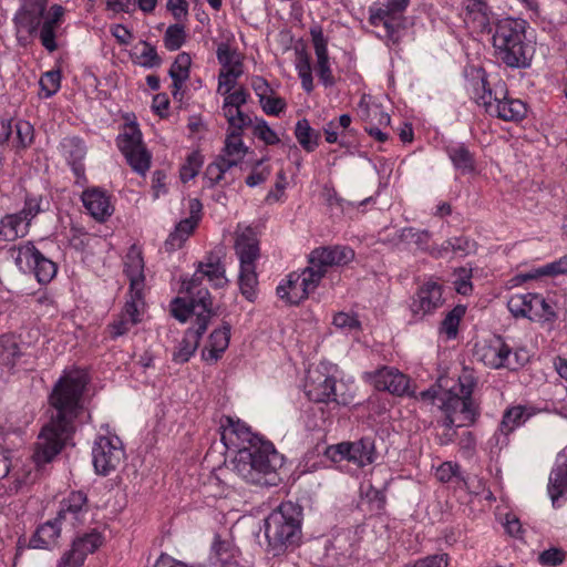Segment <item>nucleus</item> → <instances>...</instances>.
I'll return each mask as SVG.
<instances>
[{
	"mask_svg": "<svg viewBox=\"0 0 567 567\" xmlns=\"http://www.w3.org/2000/svg\"><path fill=\"white\" fill-rule=\"evenodd\" d=\"M86 384L87 377L82 371L65 373L55 383L49 398L53 411L38 435L32 454L38 466L50 463L74 434V421L83 412L81 401Z\"/></svg>",
	"mask_w": 567,
	"mask_h": 567,
	"instance_id": "nucleus-1",
	"label": "nucleus"
},
{
	"mask_svg": "<svg viewBox=\"0 0 567 567\" xmlns=\"http://www.w3.org/2000/svg\"><path fill=\"white\" fill-rule=\"evenodd\" d=\"M221 427L220 439L225 447L237 449L233 461L237 474L250 484L276 486L279 482L277 471L282 466L284 457L272 443L261 441L246 424L229 416Z\"/></svg>",
	"mask_w": 567,
	"mask_h": 567,
	"instance_id": "nucleus-2",
	"label": "nucleus"
},
{
	"mask_svg": "<svg viewBox=\"0 0 567 567\" xmlns=\"http://www.w3.org/2000/svg\"><path fill=\"white\" fill-rule=\"evenodd\" d=\"M49 0H21V6L16 12L13 22L19 40H27L39 32L41 44L49 51L58 49L55 30L60 25L64 14V8L53 4L48 16H44Z\"/></svg>",
	"mask_w": 567,
	"mask_h": 567,
	"instance_id": "nucleus-3",
	"label": "nucleus"
},
{
	"mask_svg": "<svg viewBox=\"0 0 567 567\" xmlns=\"http://www.w3.org/2000/svg\"><path fill=\"white\" fill-rule=\"evenodd\" d=\"M524 19L504 18L495 23L493 47L497 58L508 68L525 69L530 65L534 47L526 41Z\"/></svg>",
	"mask_w": 567,
	"mask_h": 567,
	"instance_id": "nucleus-4",
	"label": "nucleus"
},
{
	"mask_svg": "<svg viewBox=\"0 0 567 567\" xmlns=\"http://www.w3.org/2000/svg\"><path fill=\"white\" fill-rule=\"evenodd\" d=\"M302 507L284 502L265 519V536L274 550L297 546L301 539Z\"/></svg>",
	"mask_w": 567,
	"mask_h": 567,
	"instance_id": "nucleus-5",
	"label": "nucleus"
},
{
	"mask_svg": "<svg viewBox=\"0 0 567 567\" xmlns=\"http://www.w3.org/2000/svg\"><path fill=\"white\" fill-rule=\"evenodd\" d=\"M475 90L476 103L484 106L488 114L495 115L503 121L513 122H518L526 116L527 106L523 101L509 97L507 94L502 99L497 96L493 97L484 72L476 82Z\"/></svg>",
	"mask_w": 567,
	"mask_h": 567,
	"instance_id": "nucleus-6",
	"label": "nucleus"
},
{
	"mask_svg": "<svg viewBox=\"0 0 567 567\" xmlns=\"http://www.w3.org/2000/svg\"><path fill=\"white\" fill-rule=\"evenodd\" d=\"M458 381L460 392L454 390L442 392L439 406L444 412L460 413L465 424L473 425L480 416L478 406L472 398L475 381L472 374L466 372L460 377Z\"/></svg>",
	"mask_w": 567,
	"mask_h": 567,
	"instance_id": "nucleus-7",
	"label": "nucleus"
},
{
	"mask_svg": "<svg viewBox=\"0 0 567 567\" xmlns=\"http://www.w3.org/2000/svg\"><path fill=\"white\" fill-rule=\"evenodd\" d=\"M116 142L132 169L137 174L145 175L150 169L152 155L143 143L137 123H126Z\"/></svg>",
	"mask_w": 567,
	"mask_h": 567,
	"instance_id": "nucleus-8",
	"label": "nucleus"
},
{
	"mask_svg": "<svg viewBox=\"0 0 567 567\" xmlns=\"http://www.w3.org/2000/svg\"><path fill=\"white\" fill-rule=\"evenodd\" d=\"M354 256V250L348 246L336 245L313 249L308 257L309 281L320 282L330 267L346 266Z\"/></svg>",
	"mask_w": 567,
	"mask_h": 567,
	"instance_id": "nucleus-9",
	"label": "nucleus"
},
{
	"mask_svg": "<svg viewBox=\"0 0 567 567\" xmlns=\"http://www.w3.org/2000/svg\"><path fill=\"white\" fill-rule=\"evenodd\" d=\"M14 262L23 272H33L40 284H49L56 275L58 266L29 241L13 249Z\"/></svg>",
	"mask_w": 567,
	"mask_h": 567,
	"instance_id": "nucleus-10",
	"label": "nucleus"
},
{
	"mask_svg": "<svg viewBox=\"0 0 567 567\" xmlns=\"http://www.w3.org/2000/svg\"><path fill=\"white\" fill-rule=\"evenodd\" d=\"M189 300L176 297L171 305V312L174 318L181 322L187 321L190 315H208L209 320L216 316L213 310V300L207 288H197L193 292H187Z\"/></svg>",
	"mask_w": 567,
	"mask_h": 567,
	"instance_id": "nucleus-11",
	"label": "nucleus"
},
{
	"mask_svg": "<svg viewBox=\"0 0 567 567\" xmlns=\"http://www.w3.org/2000/svg\"><path fill=\"white\" fill-rule=\"evenodd\" d=\"M92 457L97 474H110L124 458V451L118 437L100 436L93 445Z\"/></svg>",
	"mask_w": 567,
	"mask_h": 567,
	"instance_id": "nucleus-12",
	"label": "nucleus"
},
{
	"mask_svg": "<svg viewBox=\"0 0 567 567\" xmlns=\"http://www.w3.org/2000/svg\"><path fill=\"white\" fill-rule=\"evenodd\" d=\"M444 303L442 286L435 281L424 282L412 298L410 310L415 319H423Z\"/></svg>",
	"mask_w": 567,
	"mask_h": 567,
	"instance_id": "nucleus-13",
	"label": "nucleus"
},
{
	"mask_svg": "<svg viewBox=\"0 0 567 567\" xmlns=\"http://www.w3.org/2000/svg\"><path fill=\"white\" fill-rule=\"evenodd\" d=\"M209 324V316L197 313L194 327L186 330L183 339L173 352V361L178 364L186 363L195 353L203 334Z\"/></svg>",
	"mask_w": 567,
	"mask_h": 567,
	"instance_id": "nucleus-14",
	"label": "nucleus"
},
{
	"mask_svg": "<svg viewBox=\"0 0 567 567\" xmlns=\"http://www.w3.org/2000/svg\"><path fill=\"white\" fill-rule=\"evenodd\" d=\"M309 277L310 271L307 268L300 275L296 272L290 274L287 285L277 287L278 297L286 300L288 305H299L319 285V282H310Z\"/></svg>",
	"mask_w": 567,
	"mask_h": 567,
	"instance_id": "nucleus-15",
	"label": "nucleus"
},
{
	"mask_svg": "<svg viewBox=\"0 0 567 567\" xmlns=\"http://www.w3.org/2000/svg\"><path fill=\"white\" fill-rule=\"evenodd\" d=\"M370 380L378 391H389L399 396L409 393V379L392 368L377 370L370 374Z\"/></svg>",
	"mask_w": 567,
	"mask_h": 567,
	"instance_id": "nucleus-16",
	"label": "nucleus"
},
{
	"mask_svg": "<svg viewBox=\"0 0 567 567\" xmlns=\"http://www.w3.org/2000/svg\"><path fill=\"white\" fill-rule=\"evenodd\" d=\"M478 359L488 368L501 369L512 365V349L501 337L476 350Z\"/></svg>",
	"mask_w": 567,
	"mask_h": 567,
	"instance_id": "nucleus-17",
	"label": "nucleus"
},
{
	"mask_svg": "<svg viewBox=\"0 0 567 567\" xmlns=\"http://www.w3.org/2000/svg\"><path fill=\"white\" fill-rule=\"evenodd\" d=\"M84 207L97 221H105L113 214V206L106 192L99 187L89 188L82 194Z\"/></svg>",
	"mask_w": 567,
	"mask_h": 567,
	"instance_id": "nucleus-18",
	"label": "nucleus"
},
{
	"mask_svg": "<svg viewBox=\"0 0 567 567\" xmlns=\"http://www.w3.org/2000/svg\"><path fill=\"white\" fill-rule=\"evenodd\" d=\"M87 496L82 491L71 492L70 495L61 502L60 511L56 515L58 522H69L72 526L82 520V516L87 512Z\"/></svg>",
	"mask_w": 567,
	"mask_h": 567,
	"instance_id": "nucleus-19",
	"label": "nucleus"
},
{
	"mask_svg": "<svg viewBox=\"0 0 567 567\" xmlns=\"http://www.w3.org/2000/svg\"><path fill=\"white\" fill-rule=\"evenodd\" d=\"M306 394L313 402L336 401V379L331 375L318 373L309 375L306 382Z\"/></svg>",
	"mask_w": 567,
	"mask_h": 567,
	"instance_id": "nucleus-20",
	"label": "nucleus"
},
{
	"mask_svg": "<svg viewBox=\"0 0 567 567\" xmlns=\"http://www.w3.org/2000/svg\"><path fill=\"white\" fill-rule=\"evenodd\" d=\"M548 493L553 504L567 496V445L558 453L548 482Z\"/></svg>",
	"mask_w": 567,
	"mask_h": 567,
	"instance_id": "nucleus-21",
	"label": "nucleus"
},
{
	"mask_svg": "<svg viewBox=\"0 0 567 567\" xmlns=\"http://www.w3.org/2000/svg\"><path fill=\"white\" fill-rule=\"evenodd\" d=\"M492 11L486 0H465L464 21L482 33H491Z\"/></svg>",
	"mask_w": 567,
	"mask_h": 567,
	"instance_id": "nucleus-22",
	"label": "nucleus"
},
{
	"mask_svg": "<svg viewBox=\"0 0 567 567\" xmlns=\"http://www.w3.org/2000/svg\"><path fill=\"white\" fill-rule=\"evenodd\" d=\"M230 324L223 322L221 328L215 329L208 339V347L202 351L205 361L216 362L229 346Z\"/></svg>",
	"mask_w": 567,
	"mask_h": 567,
	"instance_id": "nucleus-23",
	"label": "nucleus"
},
{
	"mask_svg": "<svg viewBox=\"0 0 567 567\" xmlns=\"http://www.w3.org/2000/svg\"><path fill=\"white\" fill-rule=\"evenodd\" d=\"M349 462L363 467L374 462L375 446L370 437H362L357 442H348Z\"/></svg>",
	"mask_w": 567,
	"mask_h": 567,
	"instance_id": "nucleus-24",
	"label": "nucleus"
},
{
	"mask_svg": "<svg viewBox=\"0 0 567 567\" xmlns=\"http://www.w3.org/2000/svg\"><path fill=\"white\" fill-rule=\"evenodd\" d=\"M62 522H58L56 517L53 520H48L37 528L30 539V547L32 548H49L54 545L60 536Z\"/></svg>",
	"mask_w": 567,
	"mask_h": 567,
	"instance_id": "nucleus-25",
	"label": "nucleus"
},
{
	"mask_svg": "<svg viewBox=\"0 0 567 567\" xmlns=\"http://www.w3.org/2000/svg\"><path fill=\"white\" fill-rule=\"evenodd\" d=\"M543 302L544 298L536 293L514 295L509 298L507 308L514 317H529L537 305Z\"/></svg>",
	"mask_w": 567,
	"mask_h": 567,
	"instance_id": "nucleus-26",
	"label": "nucleus"
},
{
	"mask_svg": "<svg viewBox=\"0 0 567 567\" xmlns=\"http://www.w3.org/2000/svg\"><path fill=\"white\" fill-rule=\"evenodd\" d=\"M143 258L140 252L137 254H127L125 261V272L130 279L131 291L135 290V295L137 298L142 297V288H143Z\"/></svg>",
	"mask_w": 567,
	"mask_h": 567,
	"instance_id": "nucleus-27",
	"label": "nucleus"
},
{
	"mask_svg": "<svg viewBox=\"0 0 567 567\" xmlns=\"http://www.w3.org/2000/svg\"><path fill=\"white\" fill-rule=\"evenodd\" d=\"M235 249L239 257L240 267L255 266V261L259 257V246L256 238L241 234L236 239Z\"/></svg>",
	"mask_w": 567,
	"mask_h": 567,
	"instance_id": "nucleus-28",
	"label": "nucleus"
},
{
	"mask_svg": "<svg viewBox=\"0 0 567 567\" xmlns=\"http://www.w3.org/2000/svg\"><path fill=\"white\" fill-rule=\"evenodd\" d=\"M446 153L455 169L462 174L473 173L475 169L474 155L464 144L449 146Z\"/></svg>",
	"mask_w": 567,
	"mask_h": 567,
	"instance_id": "nucleus-29",
	"label": "nucleus"
},
{
	"mask_svg": "<svg viewBox=\"0 0 567 567\" xmlns=\"http://www.w3.org/2000/svg\"><path fill=\"white\" fill-rule=\"evenodd\" d=\"M196 226V220L193 217L181 220L174 231H172L164 243L165 250L173 252L176 249L182 248L188 236L192 234Z\"/></svg>",
	"mask_w": 567,
	"mask_h": 567,
	"instance_id": "nucleus-30",
	"label": "nucleus"
},
{
	"mask_svg": "<svg viewBox=\"0 0 567 567\" xmlns=\"http://www.w3.org/2000/svg\"><path fill=\"white\" fill-rule=\"evenodd\" d=\"M18 213L7 214L0 219V241H13L23 237L27 226Z\"/></svg>",
	"mask_w": 567,
	"mask_h": 567,
	"instance_id": "nucleus-31",
	"label": "nucleus"
},
{
	"mask_svg": "<svg viewBox=\"0 0 567 567\" xmlns=\"http://www.w3.org/2000/svg\"><path fill=\"white\" fill-rule=\"evenodd\" d=\"M204 262V277H206L216 288L224 287L228 279L226 269L220 262V257L215 252H209Z\"/></svg>",
	"mask_w": 567,
	"mask_h": 567,
	"instance_id": "nucleus-32",
	"label": "nucleus"
},
{
	"mask_svg": "<svg viewBox=\"0 0 567 567\" xmlns=\"http://www.w3.org/2000/svg\"><path fill=\"white\" fill-rule=\"evenodd\" d=\"M295 135L306 152H313L319 145L320 133L316 132L310 126L307 118H302L297 122Z\"/></svg>",
	"mask_w": 567,
	"mask_h": 567,
	"instance_id": "nucleus-33",
	"label": "nucleus"
},
{
	"mask_svg": "<svg viewBox=\"0 0 567 567\" xmlns=\"http://www.w3.org/2000/svg\"><path fill=\"white\" fill-rule=\"evenodd\" d=\"M466 307L463 305L455 306L449 311L440 326V332L445 334L447 339L456 338L458 333V326L462 318L465 316Z\"/></svg>",
	"mask_w": 567,
	"mask_h": 567,
	"instance_id": "nucleus-34",
	"label": "nucleus"
},
{
	"mask_svg": "<svg viewBox=\"0 0 567 567\" xmlns=\"http://www.w3.org/2000/svg\"><path fill=\"white\" fill-rule=\"evenodd\" d=\"M190 64L192 58L188 53L182 52L176 56L168 71L173 80V86H177L178 83H185L188 80Z\"/></svg>",
	"mask_w": 567,
	"mask_h": 567,
	"instance_id": "nucleus-35",
	"label": "nucleus"
},
{
	"mask_svg": "<svg viewBox=\"0 0 567 567\" xmlns=\"http://www.w3.org/2000/svg\"><path fill=\"white\" fill-rule=\"evenodd\" d=\"M529 414L526 413V409L522 405L513 406L504 412L499 430L504 434H509L513 430L525 423Z\"/></svg>",
	"mask_w": 567,
	"mask_h": 567,
	"instance_id": "nucleus-36",
	"label": "nucleus"
},
{
	"mask_svg": "<svg viewBox=\"0 0 567 567\" xmlns=\"http://www.w3.org/2000/svg\"><path fill=\"white\" fill-rule=\"evenodd\" d=\"M241 132L229 131L227 133L225 140V146L221 151L228 157H237L243 159L244 156L248 153V147H246L241 140Z\"/></svg>",
	"mask_w": 567,
	"mask_h": 567,
	"instance_id": "nucleus-37",
	"label": "nucleus"
},
{
	"mask_svg": "<svg viewBox=\"0 0 567 567\" xmlns=\"http://www.w3.org/2000/svg\"><path fill=\"white\" fill-rule=\"evenodd\" d=\"M243 74V66L240 62L234 63L226 70H221L218 75V93L225 91L228 93L234 90L237 84V79Z\"/></svg>",
	"mask_w": 567,
	"mask_h": 567,
	"instance_id": "nucleus-38",
	"label": "nucleus"
},
{
	"mask_svg": "<svg viewBox=\"0 0 567 567\" xmlns=\"http://www.w3.org/2000/svg\"><path fill=\"white\" fill-rule=\"evenodd\" d=\"M258 284L256 266L240 267L239 288L243 296L248 300H252L255 296V287Z\"/></svg>",
	"mask_w": 567,
	"mask_h": 567,
	"instance_id": "nucleus-39",
	"label": "nucleus"
},
{
	"mask_svg": "<svg viewBox=\"0 0 567 567\" xmlns=\"http://www.w3.org/2000/svg\"><path fill=\"white\" fill-rule=\"evenodd\" d=\"M103 543V537L97 532H91L73 540L72 545L76 547L80 553H83L84 559L89 554L94 553Z\"/></svg>",
	"mask_w": 567,
	"mask_h": 567,
	"instance_id": "nucleus-40",
	"label": "nucleus"
},
{
	"mask_svg": "<svg viewBox=\"0 0 567 567\" xmlns=\"http://www.w3.org/2000/svg\"><path fill=\"white\" fill-rule=\"evenodd\" d=\"M185 39L186 33L184 25L178 23L172 24L165 31L164 44L167 50L176 51L184 44Z\"/></svg>",
	"mask_w": 567,
	"mask_h": 567,
	"instance_id": "nucleus-41",
	"label": "nucleus"
},
{
	"mask_svg": "<svg viewBox=\"0 0 567 567\" xmlns=\"http://www.w3.org/2000/svg\"><path fill=\"white\" fill-rule=\"evenodd\" d=\"M224 116L226 117L229 131L241 132L245 127L252 126V118L244 113L241 109H234L233 111L224 112Z\"/></svg>",
	"mask_w": 567,
	"mask_h": 567,
	"instance_id": "nucleus-42",
	"label": "nucleus"
},
{
	"mask_svg": "<svg viewBox=\"0 0 567 567\" xmlns=\"http://www.w3.org/2000/svg\"><path fill=\"white\" fill-rule=\"evenodd\" d=\"M220 94L225 96L223 112H226V109L227 111H233L234 109H241V106L247 103L249 97L248 91L243 86H240L236 91L231 90L228 93L221 91Z\"/></svg>",
	"mask_w": 567,
	"mask_h": 567,
	"instance_id": "nucleus-43",
	"label": "nucleus"
},
{
	"mask_svg": "<svg viewBox=\"0 0 567 567\" xmlns=\"http://www.w3.org/2000/svg\"><path fill=\"white\" fill-rule=\"evenodd\" d=\"M203 164V156L199 152L190 153L186 163L181 167V179L186 183L193 179L199 172V168Z\"/></svg>",
	"mask_w": 567,
	"mask_h": 567,
	"instance_id": "nucleus-44",
	"label": "nucleus"
},
{
	"mask_svg": "<svg viewBox=\"0 0 567 567\" xmlns=\"http://www.w3.org/2000/svg\"><path fill=\"white\" fill-rule=\"evenodd\" d=\"M60 83L61 72L59 70H51L45 72L39 81L40 87L44 92V96L47 99L51 97L59 91Z\"/></svg>",
	"mask_w": 567,
	"mask_h": 567,
	"instance_id": "nucleus-45",
	"label": "nucleus"
},
{
	"mask_svg": "<svg viewBox=\"0 0 567 567\" xmlns=\"http://www.w3.org/2000/svg\"><path fill=\"white\" fill-rule=\"evenodd\" d=\"M140 44L143 47L138 55L140 64L147 69L159 66L162 64V58L157 54L156 48L144 40H142Z\"/></svg>",
	"mask_w": 567,
	"mask_h": 567,
	"instance_id": "nucleus-46",
	"label": "nucleus"
},
{
	"mask_svg": "<svg viewBox=\"0 0 567 567\" xmlns=\"http://www.w3.org/2000/svg\"><path fill=\"white\" fill-rule=\"evenodd\" d=\"M310 35L315 48V53L317 55L318 61L329 60L328 56V40L323 35L322 28L319 25L312 27L310 29Z\"/></svg>",
	"mask_w": 567,
	"mask_h": 567,
	"instance_id": "nucleus-47",
	"label": "nucleus"
},
{
	"mask_svg": "<svg viewBox=\"0 0 567 567\" xmlns=\"http://www.w3.org/2000/svg\"><path fill=\"white\" fill-rule=\"evenodd\" d=\"M20 355L18 344L9 338L0 339V361L6 365H13Z\"/></svg>",
	"mask_w": 567,
	"mask_h": 567,
	"instance_id": "nucleus-48",
	"label": "nucleus"
},
{
	"mask_svg": "<svg viewBox=\"0 0 567 567\" xmlns=\"http://www.w3.org/2000/svg\"><path fill=\"white\" fill-rule=\"evenodd\" d=\"M63 147L69 154V162L83 161L85 157L86 147L79 137L66 138L63 143Z\"/></svg>",
	"mask_w": 567,
	"mask_h": 567,
	"instance_id": "nucleus-49",
	"label": "nucleus"
},
{
	"mask_svg": "<svg viewBox=\"0 0 567 567\" xmlns=\"http://www.w3.org/2000/svg\"><path fill=\"white\" fill-rule=\"evenodd\" d=\"M41 197H27L23 208L18 213L21 216L25 226L42 210Z\"/></svg>",
	"mask_w": 567,
	"mask_h": 567,
	"instance_id": "nucleus-50",
	"label": "nucleus"
},
{
	"mask_svg": "<svg viewBox=\"0 0 567 567\" xmlns=\"http://www.w3.org/2000/svg\"><path fill=\"white\" fill-rule=\"evenodd\" d=\"M567 272V256L547 264L546 266L536 270V275H528L527 278H535L537 276H557Z\"/></svg>",
	"mask_w": 567,
	"mask_h": 567,
	"instance_id": "nucleus-51",
	"label": "nucleus"
},
{
	"mask_svg": "<svg viewBox=\"0 0 567 567\" xmlns=\"http://www.w3.org/2000/svg\"><path fill=\"white\" fill-rule=\"evenodd\" d=\"M254 134L264 141L267 145H275L279 143V137L276 132L269 127L264 120H258L254 125Z\"/></svg>",
	"mask_w": 567,
	"mask_h": 567,
	"instance_id": "nucleus-52",
	"label": "nucleus"
},
{
	"mask_svg": "<svg viewBox=\"0 0 567 567\" xmlns=\"http://www.w3.org/2000/svg\"><path fill=\"white\" fill-rule=\"evenodd\" d=\"M449 555L445 553L426 556L425 558L417 559L413 565L405 567H447Z\"/></svg>",
	"mask_w": 567,
	"mask_h": 567,
	"instance_id": "nucleus-53",
	"label": "nucleus"
},
{
	"mask_svg": "<svg viewBox=\"0 0 567 567\" xmlns=\"http://www.w3.org/2000/svg\"><path fill=\"white\" fill-rule=\"evenodd\" d=\"M451 250L462 255H470L476 250V243L470 240L467 237H455L447 240Z\"/></svg>",
	"mask_w": 567,
	"mask_h": 567,
	"instance_id": "nucleus-54",
	"label": "nucleus"
},
{
	"mask_svg": "<svg viewBox=\"0 0 567 567\" xmlns=\"http://www.w3.org/2000/svg\"><path fill=\"white\" fill-rule=\"evenodd\" d=\"M83 553L72 545L71 549L64 553L58 567H80L84 563Z\"/></svg>",
	"mask_w": 567,
	"mask_h": 567,
	"instance_id": "nucleus-55",
	"label": "nucleus"
},
{
	"mask_svg": "<svg viewBox=\"0 0 567 567\" xmlns=\"http://www.w3.org/2000/svg\"><path fill=\"white\" fill-rule=\"evenodd\" d=\"M134 319H127L120 316L116 320H114L110 326V333L113 339L124 336L130 331L132 327H134Z\"/></svg>",
	"mask_w": 567,
	"mask_h": 567,
	"instance_id": "nucleus-56",
	"label": "nucleus"
},
{
	"mask_svg": "<svg viewBox=\"0 0 567 567\" xmlns=\"http://www.w3.org/2000/svg\"><path fill=\"white\" fill-rule=\"evenodd\" d=\"M324 456L334 463L343 460L349 461L348 442L328 446L324 451Z\"/></svg>",
	"mask_w": 567,
	"mask_h": 567,
	"instance_id": "nucleus-57",
	"label": "nucleus"
},
{
	"mask_svg": "<svg viewBox=\"0 0 567 567\" xmlns=\"http://www.w3.org/2000/svg\"><path fill=\"white\" fill-rule=\"evenodd\" d=\"M538 559L542 565L557 566L564 561L565 553L559 548H549L544 550Z\"/></svg>",
	"mask_w": 567,
	"mask_h": 567,
	"instance_id": "nucleus-58",
	"label": "nucleus"
},
{
	"mask_svg": "<svg viewBox=\"0 0 567 567\" xmlns=\"http://www.w3.org/2000/svg\"><path fill=\"white\" fill-rule=\"evenodd\" d=\"M262 110L269 115H278L285 111L287 103L282 97L279 96H266V100L260 102Z\"/></svg>",
	"mask_w": 567,
	"mask_h": 567,
	"instance_id": "nucleus-59",
	"label": "nucleus"
},
{
	"mask_svg": "<svg viewBox=\"0 0 567 567\" xmlns=\"http://www.w3.org/2000/svg\"><path fill=\"white\" fill-rule=\"evenodd\" d=\"M229 544L216 537L212 545V554L223 566L228 563L230 555L228 554Z\"/></svg>",
	"mask_w": 567,
	"mask_h": 567,
	"instance_id": "nucleus-60",
	"label": "nucleus"
},
{
	"mask_svg": "<svg viewBox=\"0 0 567 567\" xmlns=\"http://www.w3.org/2000/svg\"><path fill=\"white\" fill-rule=\"evenodd\" d=\"M17 136L22 147H27L33 141V128L29 122L20 121L16 124Z\"/></svg>",
	"mask_w": 567,
	"mask_h": 567,
	"instance_id": "nucleus-61",
	"label": "nucleus"
},
{
	"mask_svg": "<svg viewBox=\"0 0 567 567\" xmlns=\"http://www.w3.org/2000/svg\"><path fill=\"white\" fill-rule=\"evenodd\" d=\"M333 324L341 329H355L359 328L360 322L357 318L346 313V312H339L333 317Z\"/></svg>",
	"mask_w": 567,
	"mask_h": 567,
	"instance_id": "nucleus-62",
	"label": "nucleus"
},
{
	"mask_svg": "<svg viewBox=\"0 0 567 567\" xmlns=\"http://www.w3.org/2000/svg\"><path fill=\"white\" fill-rule=\"evenodd\" d=\"M167 10L172 12L176 20H182L188 14V3L186 0H168Z\"/></svg>",
	"mask_w": 567,
	"mask_h": 567,
	"instance_id": "nucleus-63",
	"label": "nucleus"
},
{
	"mask_svg": "<svg viewBox=\"0 0 567 567\" xmlns=\"http://www.w3.org/2000/svg\"><path fill=\"white\" fill-rule=\"evenodd\" d=\"M251 86L259 97V102L265 101L266 96L269 93H272V89L270 87L269 83L261 76H254L251 80Z\"/></svg>",
	"mask_w": 567,
	"mask_h": 567,
	"instance_id": "nucleus-64",
	"label": "nucleus"
}]
</instances>
